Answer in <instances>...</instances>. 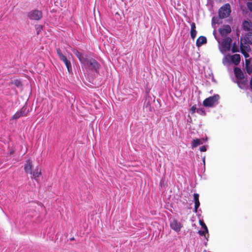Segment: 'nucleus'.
<instances>
[{
  "instance_id": "9b49d317",
  "label": "nucleus",
  "mask_w": 252,
  "mask_h": 252,
  "mask_svg": "<svg viewBox=\"0 0 252 252\" xmlns=\"http://www.w3.org/2000/svg\"><path fill=\"white\" fill-rule=\"evenodd\" d=\"M170 226L173 230L177 232H180L183 227V225L174 219L170 220Z\"/></svg>"
},
{
  "instance_id": "a211bd4d",
  "label": "nucleus",
  "mask_w": 252,
  "mask_h": 252,
  "mask_svg": "<svg viewBox=\"0 0 252 252\" xmlns=\"http://www.w3.org/2000/svg\"><path fill=\"white\" fill-rule=\"evenodd\" d=\"M241 39L252 44V32H248V33L246 34L245 36Z\"/></svg>"
},
{
  "instance_id": "5701e85b",
  "label": "nucleus",
  "mask_w": 252,
  "mask_h": 252,
  "mask_svg": "<svg viewBox=\"0 0 252 252\" xmlns=\"http://www.w3.org/2000/svg\"><path fill=\"white\" fill-rule=\"evenodd\" d=\"M43 27L41 25H38L35 26V29L36 30L37 34H39L40 32L42 30Z\"/></svg>"
},
{
  "instance_id": "473e14b6",
  "label": "nucleus",
  "mask_w": 252,
  "mask_h": 252,
  "mask_svg": "<svg viewBox=\"0 0 252 252\" xmlns=\"http://www.w3.org/2000/svg\"><path fill=\"white\" fill-rule=\"evenodd\" d=\"M190 26H191L190 30H195L196 29L195 24L194 22H193L191 24Z\"/></svg>"
},
{
  "instance_id": "2eb2a0df",
  "label": "nucleus",
  "mask_w": 252,
  "mask_h": 252,
  "mask_svg": "<svg viewBox=\"0 0 252 252\" xmlns=\"http://www.w3.org/2000/svg\"><path fill=\"white\" fill-rule=\"evenodd\" d=\"M206 140L207 139H204V138L193 139L191 142V146L193 148H195L198 145L202 144L203 143L205 142Z\"/></svg>"
},
{
  "instance_id": "1a4fd4ad",
  "label": "nucleus",
  "mask_w": 252,
  "mask_h": 252,
  "mask_svg": "<svg viewBox=\"0 0 252 252\" xmlns=\"http://www.w3.org/2000/svg\"><path fill=\"white\" fill-rule=\"evenodd\" d=\"M219 32L222 38L227 37V35L231 32V28L228 25H223L219 29Z\"/></svg>"
},
{
  "instance_id": "f8f14e48",
  "label": "nucleus",
  "mask_w": 252,
  "mask_h": 252,
  "mask_svg": "<svg viewBox=\"0 0 252 252\" xmlns=\"http://www.w3.org/2000/svg\"><path fill=\"white\" fill-rule=\"evenodd\" d=\"M243 29L245 31L252 32V22L250 20H247L243 21L242 23Z\"/></svg>"
},
{
  "instance_id": "7c9ffc66",
  "label": "nucleus",
  "mask_w": 252,
  "mask_h": 252,
  "mask_svg": "<svg viewBox=\"0 0 252 252\" xmlns=\"http://www.w3.org/2000/svg\"><path fill=\"white\" fill-rule=\"evenodd\" d=\"M207 150L206 146H203L200 148V151L201 152H206Z\"/></svg>"
},
{
  "instance_id": "ddd939ff",
  "label": "nucleus",
  "mask_w": 252,
  "mask_h": 252,
  "mask_svg": "<svg viewBox=\"0 0 252 252\" xmlns=\"http://www.w3.org/2000/svg\"><path fill=\"white\" fill-rule=\"evenodd\" d=\"M32 161L31 159H28L26 161V162L24 166V169L25 172L27 173H29L30 174H32Z\"/></svg>"
},
{
  "instance_id": "412c9836",
  "label": "nucleus",
  "mask_w": 252,
  "mask_h": 252,
  "mask_svg": "<svg viewBox=\"0 0 252 252\" xmlns=\"http://www.w3.org/2000/svg\"><path fill=\"white\" fill-rule=\"evenodd\" d=\"M197 113L202 116L206 115V112L204 108H198L197 109Z\"/></svg>"
},
{
  "instance_id": "bb28decb",
  "label": "nucleus",
  "mask_w": 252,
  "mask_h": 252,
  "mask_svg": "<svg viewBox=\"0 0 252 252\" xmlns=\"http://www.w3.org/2000/svg\"><path fill=\"white\" fill-rule=\"evenodd\" d=\"M194 203H195V205H194V212L195 213H196L197 211V209H198V208L200 206V202L199 201H197V202H194Z\"/></svg>"
},
{
  "instance_id": "39448f33",
  "label": "nucleus",
  "mask_w": 252,
  "mask_h": 252,
  "mask_svg": "<svg viewBox=\"0 0 252 252\" xmlns=\"http://www.w3.org/2000/svg\"><path fill=\"white\" fill-rule=\"evenodd\" d=\"M248 84V79L240 68L237 67V85L241 89H245Z\"/></svg>"
},
{
  "instance_id": "9d476101",
  "label": "nucleus",
  "mask_w": 252,
  "mask_h": 252,
  "mask_svg": "<svg viewBox=\"0 0 252 252\" xmlns=\"http://www.w3.org/2000/svg\"><path fill=\"white\" fill-rule=\"evenodd\" d=\"M29 113V110H27V107L23 106L20 110L18 111L13 116L12 119L13 120H16L21 117L26 116Z\"/></svg>"
},
{
  "instance_id": "6ab92c4d",
  "label": "nucleus",
  "mask_w": 252,
  "mask_h": 252,
  "mask_svg": "<svg viewBox=\"0 0 252 252\" xmlns=\"http://www.w3.org/2000/svg\"><path fill=\"white\" fill-rule=\"evenodd\" d=\"M41 174V170H39L38 167L32 171V178H34L35 180H37V178Z\"/></svg>"
},
{
  "instance_id": "4468645a",
  "label": "nucleus",
  "mask_w": 252,
  "mask_h": 252,
  "mask_svg": "<svg viewBox=\"0 0 252 252\" xmlns=\"http://www.w3.org/2000/svg\"><path fill=\"white\" fill-rule=\"evenodd\" d=\"M250 44H251V43H247V42L242 40L241 39V43H240V50H245L246 51H251V47L250 46Z\"/></svg>"
},
{
  "instance_id": "b1692460",
  "label": "nucleus",
  "mask_w": 252,
  "mask_h": 252,
  "mask_svg": "<svg viewBox=\"0 0 252 252\" xmlns=\"http://www.w3.org/2000/svg\"><path fill=\"white\" fill-rule=\"evenodd\" d=\"M200 224L202 226V227L204 228V229L205 230V232H206L208 234V230L207 227V226L206 224L202 221H199Z\"/></svg>"
},
{
  "instance_id": "7ed1b4c3",
  "label": "nucleus",
  "mask_w": 252,
  "mask_h": 252,
  "mask_svg": "<svg viewBox=\"0 0 252 252\" xmlns=\"http://www.w3.org/2000/svg\"><path fill=\"white\" fill-rule=\"evenodd\" d=\"M219 43V49L222 54L231 51L233 53L236 52V43H232V39L230 37L222 38L221 40L217 39Z\"/></svg>"
},
{
  "instance_id": "f03ea898",
  "label": "nucleus",
  "mask_w": 252,
  "mask_h": 252,
  "mask_svg": "<svg viewBox=\"0 0 252 252\" xmlns=\"http://www.w3.org/2000/svg\"><path fill=\"white\" fill-rule=\"evenodd\" d=\"M222 63L227 66L232 80L236 83V54L234 55L224 54Z\"/></svg>"
},
{
  "instance_id": "f3484780",
  "label": "nucleus",
  "mask_w": 252,
  "mask_h": 252,
  "mask_svg": "<svg viewBox=\"0 0 252 252\" xmlns=\"http://www.w3.org/2000/svg\"><path fill=\"white\" fill-rule=\"evenodd\" d=\"M207 43V39L206 37L203 36H200L196 40V45L197 47H200L203 44Z\"/></svg>"
},
{
  "instance_id": "423d86ee",
  "label": "nucleus",
  "mask_w": 252,
  "mask_h": 252,
  "mask_svg": "<svg viewBox=\"0 0 252 252\" xmlns=\"http://www.w3.org/2000/svg\"><path fill=\"white\" fill-rule=\"evenodd\" d=\"M230 6L229 4L227 3L219 9V16L220 19L225 18L230 15Z\"/></svg>"
},
{
  "instance_id": "0eeeda50",
  "label": "nucleus",
  "mask_w": 252,
  "mask_h": 252,
  "mask_svg": "<svg viewBox=\"0 0 252 252\" xmlns=\"http://www.w3.org/2000/svg\"><path fill=\"white\" fill-rule=\"evenodd\" d=\"M57 52L58 56H59L60 60L61 61H62L65 64L68 72L69 73L71 72H72V67H71V64L70 61H69L67 59V58L64 55H63V54L62 53L60 49H59V48L57 49Z\"/></svg>"
},
{
  "instance_id": "f257e3e1",
  "label": "nucleus",
  "mask_w": 252,
  "mask_h": 252,
  "mask_svg": "<svg viewBox=\"0 0 252 252\" xmlns=\"http://www.w3.org/2000/svg\"><path fill=\"white\" fill-rule=\"evenodd\" d=\"M73 52L86 68L90 70H95L96 72L98 71L100 65L93 58L88 59L86 54H83L76 49L73 50Z\"/></svg>"
},
{
  "instance_id": "6e6552de",
  "label": "nucleus",
  "mask_w": 252,
  "mask_h": 252,
  "mask_svg": "<svg viewBox=\"0 0 252 252\" xmlns=\"http://www.w3.org/2000/svg\"><path fill=\"white\" fill-rule=\"evenodd\" d=\"M28 16L31 20H39L42 17V13L40 10H34L29 12Z\"/></svg>"
},
{
  "instance_id": "e433bc0d",
  "label": "nucleus",
  "mask_w": 252,
  "mask_h": 252,
  "mask_svg": "<svg viewBox=\"0 0 252 252\" xmlns=\"http://www.w3.org/2000/svg\"><path fill=\"white\" fill-rule=\"evenodd\" d=\"M237 52H239V50H238V48H237Z\"/></svg>"
},
{
  "instance_id": "c85d7f7f",
  "label": "nucleus",
  "mask_w": 252,
  "mask_h": 252,
  "mask_svg": "<svg viewBox=\"0 0 252 252\" xmlns=\"http://www.w3.org/2000/svg\"><path fill=\"white\" fill-rule=\"evenodd\" d=\"M247 7L248 9L252 12V2H249L247 3Z\"/></svg>"
},
{
  "instance_id": "20e7f679",
  "label": "nucleus",
  "mask_w": 252,
  "mask_h": 252,
  "mask_svg": "<svg viewBox=\"0 0 252 252\" xmlns=\"http://www.w3.org/2000/svg\"><path fill=\"white\" fill-rule=\"evenodd\" d=\"M220 96L219 94H214L210 96L203 101V105L206 107H213L219 104Z\"/></svg>"
},
{
  "instance_id": "cd10ccee",
  "label": "nucleus",
  "mask_w": 252,
  "mask_h": 252,
  "mask_svg": "<svg viewBox=\"0 0 252 252\" xmlns=\"http://www.w3.org/2000/svg\"><path fill=\"white\" fill-rule=\"evenodd\" d=\"M193 197H194V202H197V201H199V194L198 193H194L193 194Z\"/></svg>"
},
{
  "instance_id": "393cba45",
  "label": "nucleus",
  "mask_w": 252,
  "mask_h": 252,
  "mask_svg": "<svg viewBox=\"0 0 252 252\" xmlns=\"http://www.w3.org/2000/svg\"><path fill=\"white\" fill-rule=\"evenodd\" d=\"M242 54L244 56V57H245L246 59H248L247 58L248 57H249V55L248 54V53L250 52V51H245V50H242L241 51Z\"/></svg>"
},
{
  "instance_id": "2f4dec72",
  "label": "nucleus",
  "mask_w": 252,
  "mask_h": 252,
  "mask_svg": "<svg viewBox=\"0 0 252 252\" xmlns=\"http://www.w3.org/2000/svg\"><path fill=\"white\" fill-rule=\"evenodd\" d=\"M198 233L201 236H203V235L205 236V234L207 233H206V232H205V230H204V231H201V230L198 231Z\"/></svg>"
},
{
  "instance_id": "aec40b11",
  "label": "nucleus",
  "mask_w": 252,
  "mask_h": 252,
  "mask_svg": "<svg viewBox=\"0 0 252 252\" xmlns=\"http://www.w3.org/2000/svg\"><path fill=\"white\" fill-rule=\"evenodd\" d=\"M11 84L14 85L15 86H16L17 87H19L22 86L21 82L18 79H15V80L12 81L11 82Z\"/></svg>"
},
{
  "instance_id": "4be33fe9",
  "label": "nucleus",
  "mask_w": 252,
  "mask_h": 252,
  "mask_svg": "<svg viewBox=\"0 0 252 252\" xmlns=\"http://www.w3.org/2000/svg\"><path fill=\"white\" fill-rule=\"evenodd\" d=\"M196 34L197 32L196 30H190V36L193 39L196 37Z\"/></svg>"
},
{
  "instance_id": "a878e982",
  "label": "nucleus",
  "mask_w": 252,
  "mask_h": 252,
  "mask_svg": "<svg viewBox=\"0 0 252 252\" xmlns=\"http://www.w3.org/2000/svg\"><path fill=\"white\" fill-rule=\"evenodd\" d=\"M212 24H219V19L218 17H213L212 19Z\"/></svg>"
},
{
  "instance_id": "f704fd0d",
  "label": "nucleus",
  "mask_w": 252,
  "mask_h": 252,
  "mask_svg": "<svg viewBox=\"0 0 252 252\" xmlns=\"http://www.w3.org/2000/svg\"><path fill=\"white\" fill-rule=\"evenodd\" d=\"M250 87L252 89V79L250 80Z\"/></svg>"
},
{
  "instance_id": "c9c22d12",
  "label": "nucleus",
  "mask_w": 252,
  "mask_h": 252,
  "mask_svg": "<svg viewBox=\"0 0 252 252\" xmlns=\"http://www.w3.org/2000/svg\"><path fill=\"white\" fill-rule=\"evenodd\" d=\"M203 162H205V158H203Z\"/></svg>"
},
{
  "instance_id": "72a5a7b5",
  "label": "nucleus",
  "mask_w": 252,
  "mask_h": 252,
  "mask_svg": "<svg viewBox=\"0 0 252 252\" xmlns=\"http://www.w3.org/2000/svg\"><path fill=\"white\" fill-rule=\"evenodd\" d=\"M241 61V56L239 54H237V64Z\"/></svg>"
},
{
  "instance_id": "c756f323",
  "label": "nucleus",
  "mask_w": 252,
  "mask_h": 252,
  "mask_svg": "<svg viewBox=\"0 0 252 252\" xmlns=\"http://www.w3.org/2000/svg\"><path fill=\"white\" fill-rule=\"evenodd\" d=\"M197 108H196V105H193V106L191 107L190 110L192 112V113H194L195 112H197Z\"/></svg>"
},
{
  "instance_id": "dca6fc26",
  "label": "nucleus",
  "mask_w": 252,
  "mask_h": 252,
  "mask_svg": "<svg viewBox=\"0 0 252 252\" xmlns=\"http://www.w3.org/2000/svg\"><path fill=\"white\" fill-rule=\"evenodd\" d=\"M245 63L247 71L250 74L252 72V59H246Z\"/></svg>"
}]
</instances>
